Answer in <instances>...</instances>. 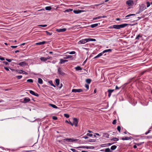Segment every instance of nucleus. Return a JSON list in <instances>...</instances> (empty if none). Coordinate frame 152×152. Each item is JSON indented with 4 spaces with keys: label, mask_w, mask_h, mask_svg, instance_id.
Listing matches in <instances>:
<instances>
[{
    "label": "nucleus",
    "mask_w": 152,
    "mask_h": 152,
    "mask_svg": "<svg viewBox=\"0 0 152 152\" xmlns=\"http://www.w3.org/2000/svg\"><path fill=\"white\" fill-rule=\"evenodd\" d=\"M49 105H50L51 107H52L55 108V109H57L58 108V107L56 106V105L52 104H49Z\"/></svg>",
    "instance_id": "25"
},
{
    "label": "nucleus",
    "mask_w": 152,
    "mask_h": 152,
    "mask_svg": "<svg viewBox=\"0 0 152 152\" xmlns=\"http://www.w3.org/2000/svg\"><path fill=\"white\" fill-rule=\"evenodd\" d=\"M111 140L114 141H117L119 140V139L116 137H114L111 139Z\"/></svg>",
    "instance_id": "30"
},
{
    "label": "nucleus",
    "mask_w": 152,
    "mask_h": 152,
    "mask_svg": "<svg viewBox=\"0 0 152 152\" xmlns=\"http://www.w3.org/2000/svg\"><path fill=\"white\" fill-rule=\"evenodd\" d=\"M55 82L57 86L60 83L59 80V79H56L55 80Z\"/></svg>",
    "instance_id": "24"
},
{
    "label": "nucleus",
    "mask_w": 152,
    "mask_h": 152,
    "mask_svg": "<svg viewBox=\"0 0 152 152\" xmlns=\"http://www.w3.org/2000/svg\"><path fill=\"white\" fill-rule=\"evenodd\" d=\"M4 69L7 71H8L9 70V69L7 68V67H4Z\"/></svg>",
    "instance_id": "62"
},
{
    "label": "nucleus",
    "mask_w": 152,
    "mask_h": 152,
    "mask_svg": "<svg viewBox=\"0 0 152 152\" xmlns=\"http://www.w3.org/2000/svg\"><path fill=\"white\" fill-rule=\"evenodd\" d=\"M23 72H25V71H23V70H20L19 71V73L20 74H21L23 73Z\"/></svg>",
    "instance_id": "52"
},
{
    "label": "nucleus",
    "mask_w": 152,
    "mask_h": 152,
    "mask_svg": "<svg viewBox=\"0 0 152 152\" xmlns=\"http://www.w3.org/2000/svg\"><path fill=\"white\" fill-rule=\"evenodd\" d=\"M75 148H86L87 149H89V146H86V147L85 148H82L81 147H75Z\"/></svg>",
    "instance_id": "41"
},
{
    "label": "nucleus",
    "mask_w": 152,
    "mask_h": 152,
    "mask_svg": "<svg viewBox=\"0 0 152 152\" xmlns=\"http://www.w3.org/2000/svg\"><path fill=\"white\" fill-rule=\"evenodd\" d=\"M27 82L29 83H32L33 82V81L32 79H29L27 80Z\"/></svg>",
    "instance_id": "42"
},
{
    "label": "nucleus",
    "mask_w": 152,
    "mask_h": 152,
    "mask_svg": "<svg viewBox=\"0 0 152 152\" xmlns=\"http://www.w3.org/2000/svg\"><path fill=\"white\" fill-rule=\"evenodd\" d=\"M103 53H102V52L101 53H99V54L97 56L99 57H100V56H102V55H103Z\"/></svg>",
    "instance_id": "46"
},
{
    "label": "nucleus",
    "mask_w": 152,
    "mask_h": 152,
    "mask_svg": "<svg viewBox=\"0 0 152 152\" xmlns=\"http://www.w3.org/2000/svg\"><path fill=\"white\" fill-rule=\"evenodd\" d=\"M30 100V99L29 98H25L24 100V102L25 103H26L29 102Z\"/></svg>",
    "instance_id": "17"
},
{
    "label": "nucleus",
    "mask_w": 152,
    "mask_h": 152,
    "mask_svg": "<svg viewBox=\"0 0 152 152\" xmlns=\"http://www.w3.org/2000/svg\"><path fill=\"white\" fill-rule=\"evenodd\" d=\"M72 57V56L71 55H68L67 56L64 57V59H66L69 58H71Z\"/></svg>",
    "instance_id": "36"
},
{
    "label": "nucleus",
    "mask_w": 152,
    "mask_h": 152,
    "mask_svg": "<svg viewBox=\"0 0 152 152\" xmlns=\"http://www.w3.org/2000/svg\"><path fill=\"white\" fill-rule=\"evenodd\" d=\"M96 40L94 39L87 38L80 40L78 43L79 45L84 44L89 41H95Z\"/></svg>",
    "instance_id": "2"
},
{
    "label": "nucleus",
    "mask_w": 152,
    "mask_h": 152,
    "mask_svg": "<svg viewBox=\"0 0 152 152\" xmlns=\"http://www.w3.org/2000/svg\"><path fill=\"white\" fill-rule=\"evenodd\" d=\"M129 24L126 23H124L120 25H114L113 26H111L108 27L109 29L115 28L117 29H120L121 28H124Z\"/></svg>",
    "instance_id": "1"
},
{
    "label": "nucleus",
    "mask_w": 152,
    "mask_h": 152,
    "mask_svg": "<svg viewBox=\"0 0 152 152\" xmlns=\"http://www.w3.org/2000/svg\"><path fill=\"white\" fill-rule=\"evenodd\" d=\"M66 28H60V29H57L56 30V31L58 32H63L66 31Z\"/></svg>",
    "instance_id": "9"
},
{
    "label": "nucleus",
    "mask_w": 152,
    "mask_h": 152,
    "mask_svg": "<svg viewBox=\"0 0 152 152\" xmlns=\"http://www.w3.org/2000/svg\"><path fill=\"white\" fill-rule=\"evenodd\" d=\"M6 60L8 62H11L12 60L10 59H8L7 58H6Z\"/></svg>",
    "instance_id": "55"
},
{
    "label": "nucleus",
    "mask_w": 152,
    "mask_h": 152,
    "mask_svg": "<svg viewBox=\"0 0 152 152\" xmlns=\"http://www.w3.org/2000/svg\"><path fill=\"white\" fill-rule=\"evenodd\" d=\"M83 11L82 10H74L73 11V12L75 14H77L80 13Z\"/></svg>",
    "instance_id": "11"
},
{
    "label": "nucleus",
    "mask_w": 152,
    "mask_h": 152,
    "mask_svg": "<svg viewBox=\"0 0 152 152\" xmlns=\"http://www.w3.org/2000/svg\"><path fill=\"white\" fill-rule=\"evenodd\" d=\"M75 69L77 71L81 70H82V69L81 67L79 66H78L75 67Z\"/></svg>",
    "instance_id": "20"
},
{
    "label": "nucleus",
    "mask_w": 152,
    "mask_h": 152,
    "mask_svg": "<svg viewBox=\"0 0 152 152\" xmlns=\"http://www.w3.org/2000/svg\"><path fill=\"white\" fill-rule=\"evenodd\" d=\"M104 151L105 152H111V151L109 148L105 149Z\"/></svg>",
    "instance_id": "34"
},
{
    "label": "nucleus",
    "mask_w": 152,
    "mask_h": 152,
    "mask_svg": "<svg viewBox=\"0 0 152 152\" xmlns=\"http://www.w3.org/2000/svg\"><path fill=\"white\" fill-rule=\"evenodd\" d=\"M146 9V7L145 5L143 4H142L140 6L139 11L137 13V14H139L140 13L145 10Z\"/></svg>",
    "instance_id": "4"
},
{
    "label": "nucleus",
    "mask_w": 152,
    "mask_h": 152,
    "mask_svg": "<svg viewBox=\"0 0 152 152\" xmlns=\"http://www.w3.org/2000/svg\"><path fill=\"white\" fill-rule=\"evenodd\" d=\"M17 64L21 66H23L27 65V64L26 63V62L25 61L20 62L19 64Z\"/></svg>",
    "instance_id": "10"
},
{
    "label": "nucleus",
    "mask_w": 152,
    "mask_h": 152,
    "mask_svg": "<svg viewBox=\"0 0 152 152\" xmlns=\"http://www.w3.org/2000/svg\"><path fill=\"white\" fill-rule=\"evenodd\" d=\"M77 139H74L73 138H66L65 139L63 140H61V141L64 142H71L77 141Z\"/></svg>",
    "instance_id": "3"
},
{
    "label": "nucleus",
    "mask_w": 152,
    "mask_h": 152,
    "mask_svg": "<svg viewBox=\"0 0 152 152\" xmlns=\"http://www.w3.org/2000/svg\"><path fill=\"white\" fill-rule=\"evenodd\" d=\"M100 23H95L91 25V27L92 28H94L97 26L99 25H100Z\"/></svg>",
    "instance_id": "14"
},
{
    "label": "nucleus",
    "mask_w": 152,
    "mask_h": 152,
    "mask_svg": "<svg viewBox=\"0 0 152 152\" xmlns=\"http://www.w3.org/2000/svg\"><path fill=\"white\" fill-rule=\"evenodd\" d=\"M29 91L30 93L34 95L35 96H38V94L37 93H35L34 91H31V90H29Z\"/></svg>",
    "instance_id": "13"
},
{
    "label": "nucleus",
    "mask_w": 152,
    "mask_h": 152,
    "mask_svg": "<svg viewBox=\"0 0 152 152\" xmlns=\"http://www.w3.org/2000/svg\"><path fill=\"white\" fill-rule=\"evenodd\" d=\"M116 121H117V120L116 119H115L114 120L113 122H112V124H116Z\"/></svg>",
    "instance_id": "48"
},
{
    "label": "nucleus",
    "mask_w": 152,
    "mask_h": 152,
    "mask_svg": "<svg viewBox=\"0 0 152 152\" xmlns=\"http://www.w3.org/2000/svg\"><path fill=\"white\" fill-rule=\"evenodd\" d=\"M114 91V90H111V89H109L108 90V96L109 97H110L112 93Z\"/></svg>",
    "instance_id": "12"
},
{
    "label": "nucleus",
    "mask_w": 152,
    "mask_h": 152,
    "mask_svg": "<svg viewBox=\"0 0 152 152\" xmlns=\"http://www.w3.org/2000/svg\"><path fill=\"white\" fill-rule=\"evenodd\" d=\"M47 26V25H39V26H41L42 27H45Z\"/></svg>",
    "instance_id": "53"
},
{
    "label": "nucleus",
    "mask_w": 152,
    "mask_h": 152,
    "mask_svg": "<svg viewBox=\"0 0 152 152\" xmlns=\"http://www.w3.org/2000/svg\"><path fill=\"white\" fill-rule=\"evenodd\" d=\"M11 47L12 48H14L17 47V46H11Z\"/></svg>",
    "instance_id": "58"
},
{
    "label": "nucleus",
    "mask_w": 152,
    "mask_h": 152,
    "mask_svg": "<svg viewBox=\"0 0 152 152\" xmlns=\"http://www.w3.org/2000/svg\"><path fill=\"white\" fill-rule=\"evenodd\" d=\"M150 130H149L148 132L145 133V135H147L148 133H149L150 132Z\"/></svg>",
    "instance_id": "61"
},
{
    "label": "nucleus",
    "mask_w": 152,
    "mask_h": 152,
    "mask_svg": "<svg viewBox=\"0 0 152 152\" xmlns=\"http://www.w3.org/2000/svg\"><path fill=\"white\" fill-rule=\"evenodd\" d=\"M91 81V80L90 79H86V82L88 84H90Z\"/></svg>",
    "instance_id": "31"
},
{
    "label": "nucleus",
    "mask_w": 152,
    "mask_h": 152,
    "mask_svg": "<svg viewBox=\"0 0 152 152\" xmlns=\"http://www.w3.org/2000/svg\"><path fill=\"white\" fill-rule=\"evenodd\" d=\"M126 4L129 6H132L134 4V2L132 0H129L126 1Z\"/></svg>",
    "instance_id": "6"
},
{
    "label": "nucleus",
    "mask_w": 152,
    "mask_h": 152,
    "mask_svg": "<svg viewBox=\"0 0 152 152\" xmlns=\"http://www.w3.org/2000/svg\"><path fill=\"white\" fill-rule=\"evenodd\" d=\"M45 9L47 10H50L51 9V7L50 6H48L45 7Z\"/></svg>",
    "instance_id": "28"
},
{
    "label": "nucleus",
    "mask_w": 152,
    "mask_h": 152,
    "mask_svg": "<svg viewBox=\"0 0 152 152\" xmlns=\"http://www.w3.org/2000/svg\"><path fill=\"white\" fill-rule=\"evenodd\" d=\"M56 61L55 60L52 61L51 62L53 64H55L56 63Z\"/></svg>",
    "instance_id": "59"
},
{
    "label": "nucleus",
    "mask_w": 152,
    "mask_h": 152,
    "mask_svg": "<svg viewBox=\"0 0 152 152\" xmlns=\"http://www.w3.org/2000/svg\"><path fill=\"white\" fill-rule=\"evenodd\" d=\"M52 119L54 120H56L57 119V117L55 116H53L52 117Z\"/></svg>",
    "instance_id": "49"
},
{
    "label": "nucleus",
    "mask_w": 152,
    "mask_h": 152,
    "mask_svg": "<svg viewBox=\"0 0 152 152\" xmlns=\"http://www.w3.org/2000/svg\"><path fill=\"white\" fill-rule=\"evenodd\" d=\"M78 123L77 119L76 118H74L73 119V125H74L75 126L77 127L78 125Z\"/></svg>",
    "instance_id": "7"
},
{
    "label": "nucleus",
    "mask_w": 152,
    "mask_h": 152,
    "mask_svg": "<svg viewBox=\"0 0 152 152\" xmlns=\"http://www.w3.org/2000/svg\"><path fill=\"white\" fill-rule=\"evenodd\" d=\"M40 59L41 61H43L44 62H45V61H47V59L46 58L44 57H41L40 58Z\"/></svg>",
    "instance_id": "23"
},
{
    "label": "nucleus",
    "mask_w": 152,
    "mask_h": 152,
    "mask_svg": "<svg viewBox=\"0 0 152 152\" xmlns=\"http://www.w3.org/2000/svg\"><path fill=\"white\" fill-rule=\"evenodd\" d=\"M135 15L134 14H130L128 15H126L125 17L126 18H125V19H127L129 17H130L132 16H135Z\"/></svg>",
    "instance_id": "21"
},
{
    "label": "nucleus",
    "mask_w": 152,
    "mask_h": 152,
    "mask_svg": "<svg viewBox=\"0 0 152 152\" xmlns=\"http://www.w3.org/2000/svg\"><path fill=\"white\" fill-rule=\"evenodd\" d=\"M115 142H113V143H108L107 144V145H108V146H110V145H112V144L115 143Z\"/></svg>",
    "instance_id": "57"
},
{
    "label": "nucleus",
    "mask_w": 152,
    "mask_h": 152,
    "mask_svg": "<svg viewBox=\"0 0 152 152\" xmlns=\"http://www.w3.org/2000/svg\"><path fill=\"white\" fill-rule=\"evenodd\" d=\"M46 42L43 41L42 42H39V45H42L45 44Z\"/></svg>",
    "instance_id": "27"
},
{
    "label": "nucleus",
    "mask_w": 152,
    "mask_h": 152,
    "mask_svg": "<svg viewBox=\"0 0 152 152\" xmlns=\"http://www.w3.org/2000/svg\"><path fill=\"white\" fill-rule=\"evenodd\" d=\"M103 137L108 138L109 136V134L106 133H103Z\"/></svg>",
    "instance_id": "16"
},
{
    "label": "nucleus",
    "mask_w": 152,
    "mask_h": 152,
    "mask_svg": "<svg viewBox=\"0 0 152 152\" xmlns=\"http://www.w3.org/2000/svg\"><path fill=\"white\" fill-rule=\"evenodd\" d=\"M130 139H131V138L128 137H125L124 138L123 137L121 139V140H130Z\"/></svg>",
    "instance_id": "22"
},
{
    "label": "nucleus",
    "mask_w": 152,
    "mask_h": 152,
    "mask_svg": "<svg viewBox=\"0 0 152 152\" xmlns=\"http://www.w3.org/2000/svg\"><path fill=\"white\" fill-rule=\"evenodd\" d=\"M117 129L118 130L119 132H120L121 131V127L120 126H118V127H117Z\"/></svg>",
    "instance_id": "45"
},
{
    "label": "nucleus",
    "mask_w": 152,
    "mask_h": 152,
    "mask_svg": "<svg viewBox=\"0 0 152 152\" xmlns=\"http://www.w3.org/2000/svg\"><path fill=\"white\" fill-rule=\"evenodd\" d=\"M45 32L49 36L53 34L52 32H48L47 31H46Z\"/></svg>",
    "instance_id": "33"
},
{
    "label": "nucleus",
    "mask_w": 152,
    "mask_h": 152,
    "mask_svg": "<svg viewBox=\"0 0 152 152\" xmlns=\"http://www.w3.org/2000/svg\"><path fill=\"white\" fill-rule=\"evenodd\" d=\"M58 73L59 75L62 76L65 75L66 74L64 72H63L62 69L60 67L58 69Z\"/></svg>",
    "instance_id": "5"
},
{
    "label": "nucleus",
    "mask_w": 152,
    "mask_h": 152,
    "mask_svg": "<svg viewBox=\"0 0 152 152\" xmlns=\"http://www.w3.org/2000/svg\"><path fill=\"white\" fill-rule=\"evenodd\" d=\"M69 53L70 54H74L75 53V51H72L69 52Z\"/></svg>",
    "instance_id": "47"
},
{
    "label": "nucleus",
    "mask_w": 152,
    "mask_h": 152,
    "mask_svg": "<svg viewBox=\"0 0 152 152\" xmlns=\"http://www.w3.org/2000/svg\"><path fill=\"white\" fill-rule=\"evenodd\" d=\"M42 80L40 78H39V83H40V84H42Z\"/></svg>",
    "instance_id": "37"
},
{
    "label": "nucleus",
    "mask_w": 152,
    "mask_h": 152,
    "mask_svg": "<svg viewBox=\"0 0 152 152\" xmlns=\"http://www.w3.org/2000/svg\"><path fill=\"white\" fill-rule=\"evenodd\" d=\"M45 11V10L44 8L40 9V7H39V14L41 13V12H44Z\"/></svg>",
    "instance_id": "15"
},
{
    "label": "nucleus",
    "mask_w": 152,
    "mask_h": 152,
    "mask_svg": "<svg viewBox=\"0 0 152 152\" xmlns=\"http://www.w3.org/2000/svg\"><path fill=\"white\" fill-rule=\"evenodd\" d=\"M87 135L89 137H92L93 136V134H92L87 133Z\"/></svg>",
    "instance_id": "50"
},
{
    "label": "nucleus",
    "mask_w": 152,
    "mask_h": 152,
    "mask_svg": "<svg viewBox=\"0 0 152 152\" xmlns=\"http://www.w3.org/2000/svg\"><path fill=\"white\" fill-rule=\"evenodd\" d=\"M83 91L82 89H74L72 90V92L77 93V92H81Z\"/></svg>",
    "instance_id": "8"
},
{
    "label": "nucleus",
    "mask_w": 152,
    "mask_h": 152,
    "mask_svg": "<svg viewBox=\"0 0 152 152\" xmlns=\"http://www.w3.org/2000/svg\"><path fill=\"white\" fill-rule=\"evenodd\" d=\"M3 63L4 64L6 65H8L9 64V63L7 62L6 61H3Z\"/></svg>",
    "instance_id": "56"
},
{
    "label": "nucleus",
    "mask_w": 152,
    "mask_h": 152,
    "mask_svg": "<svg viewBox=\"0 0 152 152\" xmlns=\"http://www.w3.org/2000/svg\"><path fill=\"white\" fill-rule=\"evenodd\" d=\"M49 83L51 85L55 87V86L53 84V82L52 81H49Z\"/></svg>",
    "instance_id": "39"
},
{
    "label": "nucleus",
    "mask_w": 152,
    "mask_h": 152,
    "mask_svg": "<svg viewBox=\"0 0 152 152\" xmlns=\"http://www.w3.org/2000/svg\"><path fill=\"white\" fill-rule=\"evenodd\" d=\"M111 51H112V49H107V50H104L102 52V53H103V54H104L105 53H107V52H111Z\"/></svg>",
    "instance_id": "19"
},
{
    "label": "nucleus",
    "mask_w": 152,
    "mask_h": 152,
    "mask_svg": "<svg viewBox=\"0 0 152 152\" xmlns=\"http://www.w3.org/2000/svg\"><path fill=\"white\" fill-rule=\"evenodd\" d=\"M85 87L87 89H88L89 86L87 84H85Z\"/></svg>",
    "instance_id": "54"
},
{
    "label": "nucleus",
    "mask_w": 152,
    "mask_h": 152,
    "mask_svg": "<svg viewBox=\"0 0 152 152\" xmlns=\"http://www.w3.org/2000/svg\"><path fill=\"white\" fill-rule=\"evenodd\" d=\"M73 10V9H68L65 10L64 11V12H70L72 11Z\"/></svg>",
    "instance_id": "18"
},
{
    "label": "nucleus",
    "mask_w": 152,
    "mask_h": 152,
    "mask_svg": "<svg viewBox=\"0 0 152 152\" xmlns=\"http://www.w3.org/2000/svg\"><path fill=\"white\" fill-rule=\"evenodd\" d=\"M16 77L19 80L22 78V75L16 76Z\"/></svg>",
    "instance_id": "40"
},
{
    "label": "nucleus",
    "mask_w": 152,
    "mask_h": 152,
    "mask_svg": "<svg viewBox=\"0 0 152 152\" xmlns=\"http://www.w3.org/2000/svg\"><path fill=\"white\" fill-rule=\"evenodd\" d=\"M0 60L1 61L4 60V58L1 57H0Z\"/></svg>",
    "instance_id": "64"
},
{
    "label": "nucleus",
    "mask_w": 152,
    "mask_h": 152,
    "mask_svg": "<svg viewBox=\"0 0 152 152\" xmlns=\"http://www.w3.org/2000/svg\"><path fill=\"white\" fill-rule=\"evenodd\" d=\"M65 62H64V60H63L62 59H60V62H59V63L60 64H64V63Z\"/></svg>",
    "instance_id": "29"
},
{
    "label": "nucleus",
    "mask_w": 152,
    "mask_h": 152,
    "mask_svg": "<svg viewBox=\"0 0 152 152\" xmlns=\"http://www.w3.org/2000/svg\"><path fill=\"white\" fill-rule=\"evenodd\" d=\"M117 148V146L115 145H113L111 147V149L113 150L116 149V148Z\"/></svg>",
    "instance_id": "26"
},
{
    "label": "nucleus",
    "mask_w": 152,
    "mask_h": 152,
    "mask_svg": "<svg viewBox=\"0 0 152 152\" xmlns=\"http://www.w3.org/2000/svg\"><path fill=\"white\" fill-rule=\"evenodd\" d=\"M142 36L140 34H139L137 36L136 38H135L136 39L138 40L139 39L140 37H142Z\"/></svg>",
    "instance_id": "32"
},
{
    "label": "nucleus",
    "mask_w": 152,
    "mask_h": 152,
    "mask_svg": "<svg viewBox=\"0 0 152 152\" xmlns=\"http://www.w3.org/2000/svg\"><path fill=\"white\" fill-rule=\"evenodd\" d=\"M94 148V147L93 146H89V149H93Z\"/></svg>",
    "instance_id": "63"
},
{
    "label": "nucleus",
    "mask_w": 152,
    "mask_h": 152,
    "mask_svg": "<svg viewBox=\"0 0 152 152\" xmlns=\"http://www.w3.org/2000/svg\"><path fill=\"white\" fill-rule=\"evenodd\" d=\"M96 140L94 139H90L88 140V142H95Z\"/></svg>",
    "instance_id": "35"
},
{
    "label": "nucleus",
    "mask_w": 152,
    "mask_h": 152,
    "mask_svg": "<svg viewBox=\"0 0 152 152\" xmlns=\"http://www.w3.org/2000/svg\"><path fill=\"white\" fill-rule=\"evenodd\" d=\"M146 4H147V7H149L150 5V2H147Z\"/></svg>",
    "instance_id": "51"
},
{
    "label": "nucleus",
    "mask_w": 152,
    "mask_h": 152,
    "mask_svg": "<svg viewBox=\"0 0 152 152\" xmlns=\"http://www.w3.org/2000/svg\"><path fill=\"white\" fill-rule=\"evenodd\" d=\"M144 143V142H139V143H136L135 144V145H137V146H139V145H142V144H143Z\"/></svg>",
    "instance_id": "38"
},
{
    "label": "nucleus",
    "mask_w": 152,
    "mask_h": 152,
    "mask_svg": "<svg viewBox=\"0 0 152 152\" xmlns=\"http://www.w3.org/2000/svg\"><path fill=\"white\" fill-rule=\"evenodd\" d=\"M70 150H71V151H72L73 152H77V151L76 150H75V149L71 148V149H70Z\"/></svg>",
    "instance_id": "44"
},
{
    "label": "nucleus",
    "mask_w": 152,
    "mask_h": 152,
    "mask_svg": "<svg viewBox=\"0 0 152 152\" xmlns=\"http://www.w3.org/2000/svg\"><path fill=\"white\" fill-rule=\"evenodd\" d=\"M64 116L66 118H68L69 116V115L67 114H64Z\"/></svg>",
    "instance_id": "43"
},
{
    "label": "nucleus",
    "mask_w": 152,
    "mask_h": 152,
    "mask_svg": "<svg viewBox=\"0 0 152 152\" xmlns=\"http://www.w3.org/2000/svg\"><path fill=\"white\" fill-rule=\"evenodd\" d=\"M106 144H102L101 145V146L102 147H104L106 146Z\"/></svg>",
    "instance_id": "60"
}]
</instances>
